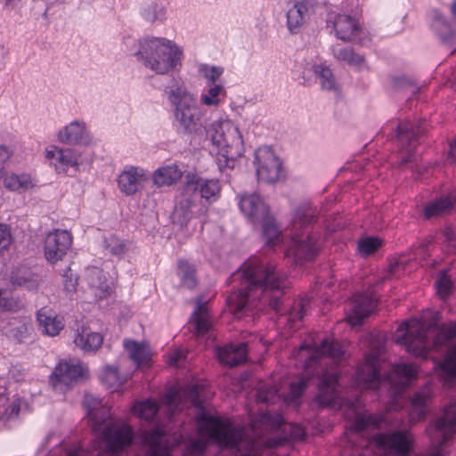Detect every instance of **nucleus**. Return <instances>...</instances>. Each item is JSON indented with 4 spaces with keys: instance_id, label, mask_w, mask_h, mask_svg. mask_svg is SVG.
I'll list each match as a JSON object with an SVG mask.
<instances>
[{
    "instance_id": "63",
    "label": "nucleus",
    "mask_w": 456,
    "mask_h": 456,
    "mask_svg": "<svg viewBox=\"0 0 456 456\" xmlns=\"http://www.w3.org/2000/svg\"><path fill=\"white\" fill-rule=\"evenodd\" d=\"M260 422L262 425H265L266 427L265 428H267L268 427L273 428H278L281 425V420L280 417L272 418L269 414L265 413L261 415Z\"/></svg>"
},
{
    "instance_id": "48",
    "label": "nucleus",
    "mask_w": 456,
    "mask_h": 456,
    "mask_svg": "<svg viewBox=\"0 0 456 456\" xmlns=\"http://www.w3.org/2000/svg\"><path fill=\"white\" fill-rule=\"evenodd\" d=\"M159 407L153 400H144L135 403L133 413L143 421H151L156 416Z\"/></svg>"
},
{
    "instance_id": "33",
    "label": "nucleus",
    "mask_w": 456,
    "mask_h": 456,
    "mask_svg": "<svg viewBox=\"0 0 456 456\" xmlns=\"http://www.w3.org/2000/svg\"><path fill=\"white\" fill-rule=\"evenodd\" d=\"M435 427L442 433L439 446H444L456 433V402L445 408L443 415L436 420Z\"/></svg>"
},
{
    "instance_id": "11",
    "label": "nucleus",
    "mask_w": 456,
    "mask_h": 456,
    "mask_svg": "<svg viewBox=\"0 0 456 456\" xmlns=\"http://www.w3.org/2000/svg\"><path fill=\"white\" fill-rule=\"evenodd\" d=\"M44 156L48 165L58 175H66L69 168L79 171L86 164L83 152L75 148L50 144L45 148Z\"/></svg>"
},
{
    "instance_id": "12",
    "label": "nucleus",
    "mask_w": 456,
    "mask_h": 456,
    "mask_svg": "<svg viewBox=\"0 0 456 456\" xmlns=\"http://www.w3.org/2000/svg\"><path fill=\"white\" fill-rule=\"evenodd\" d=\"M81 288L86 299L97 302L107 299L112 293V282L98 266H88L82 275Z\"/></svg>"
},
{
    "instance_id": "38",
    "label": "nucleus",
    "mask_w": 456,
    "mask_h": 456,
    "mask_svg": "<svg viewBox=\"0 0 456 456\" xmlns=\"http://www.w3.org/2000/svg\"><path fill=\"white\" fill-rule=\"evenodd\" d=\"M183 175V169L177 164L171 163L157 168L152 175V181L159 187L170 186L176 183Z\"/></svg>"
},
{
    "instance_id": "53",
    "label": "nucleus",
    "mask_w": 456,
    "mask_h": 456,
    "mask_svg": "<svg viewBox=\"0 0 456 456\" xmlns=\"http://www.w3.org/2000/svg\"><path fill=\"white\" fill-rule=\"evenodd\" d=\"M440 370L450 378H456V347L450 350L444 361L439 362Z\"/></svg>"
},
{
    "instance_id": "37",
    "label": "nucleus",
    "mask_w": 456,
    "mask_h": 456,
    "mask_svg": "<svg viewBox=\"0 0 456 456\" xmlns=\"http://www.w3.org/2000/svg\"><path fill=\"white\" fill-rule=\"evenodd\" d=\"M246 343H240L236 346L227 345L224 347L216 348V356L221 363L235 366L246 360Z\"/></svg>"
},
{
    "instance_id": "23",
    "label": "nucleus",
    "mask_w": 456,
    "mask_h": 456,
    "mask_svg": "<svg viewBox=\"0 0 456 456\" xmlns=\"http://www.w3.org/2000/svg\"><path fill=\"white\" fill-rule=\"evenodd\" d=\"M184 185L187 192L199 191L200 197L210 203L216 201L220 195L221 186L218 180L203 179L193 173L185 175Z\"/></svg>"
},
{
    "instance_id": "49",
    "label": "nucleus",
    "mask_w": 456,
    "mask_h": 456,
    "mask_svg": "<svg viewBox=\"0 0 456 456\" xmlns=\"http://www.w3.org/2000/svg\"><path fill=\"white\" fill-rule=\"evenodd\" d=\"M177 276L181 280V284L188 289L196 286V274L194 267L187 261L180 259L177 262Z\"/></svg>"
},
{
    "instance_id": "41",
    "label": "nucleus",
    "mask_w": 456,
    "mask_h": 456,
    "mask_svg": "<svg viewBox=\"0 0 456 456\" xmlns=\"http://www.w3.org/2000/svg\"><path fill=\"white\" fill-rule=\"evenodd\" d=\"M191 322L197 335H204L208 331L212 326V319L205 304L200 301L197 302V307L193 312Z\"/></svg>"
},
{
    "instance_id": "45",
    "label": "nucleus",
    "mask_w": 456,
    "mask_h": 456,
    "mask_svg": "<svg viewBox=\"0 0 456 456\" xmlns=\"http://www.w3.org/2000/svg\"><path fill=\"white\" fill-rule=\"evenodd\" d=\"M10 281L14 286H23L32 289L37 287V279L27 267H19L12 272Z\"/></svg>"
},
{
    "instance_id": "7",
    "label": "nucleus",
    "mask_w": 456,
    "mask_h": 456,
    "mask_svg": "<svg viewBox=\"0 0 456 456\" xmlns=\"http://www.w3.org/2000/svg\"><path fill=\"white\" fill-rule=\"evenodd\" d=\"M400 330H403L404 333L396 341L404 345L411 354L427 358L432 347H440L456 337V321L441 325L434 322L428 329L419 322H405Z\"/></svg>"
},
{
    "instance_id": "9",
    "label": "nucleus",
    "mask_w": 456,
    "mask_h": 456,
    "mask_svg": "<svg viewBox=\"0 0 456 456\" xmlns=\"http://www.w3.org/2000/svg\"><path fill=\"white\" fill-rule=\"evenodd\" d=\"M167 100L172 107L175 121L183 133L196 134L202 127L204 112L196 95L183 82L172 85L167 92Z\"/></svg>"
},
{
    "instance_id": "13",
    "label": "nucleus",
    "mask_w": 456,
    "mask_h": 456,
    "mask_svg": "<svg viewBox=\"0 0 456 456\" xmlns=\"http://www.w3.org/2000/svg\"><path fill=\"white\" fill-rule=\"evenodd\" d=\"M87 376L88 370L79 360H63L53 369L50 383L55 390L64 392Z\"/></svg>"
},
{
    "instance_id": "14",
    "label": "nucleus",
    "mask_w": 456,
    "mask_h": 456,
    "mask_svg": "<svg viewBox=\"0 0 456 456\" xmlns=\"http://www.w3.org/2000/svg\"><path fill=\"white\" fill-rule=\"evenodd\" d=\"M55 136L57 142L67 145L91 146L94 143L88 124L79 118L73 119L61 126Z\"/></svg>"
},
{
    "instance_id": "52",
    "label": "nucleus",
    "mask_w": 456,
    "mask_h": 456,
    "mask_svg": "<svg viewBox=\"0 0 456 456\" xmlns=\"http://www.w3.org/2000/svg\"><path fill=\"white\" fill-rule=\"evenodd\" d=\"M197 71L198 74L208 81L209 84H216V82L222 77L224 69L221 66L200 63L197 65Z\"/></svg>"
},
{
    "instance_id": "27",
    "label": "nucleus",
    "mask_w": 456,
    "mask_h": 456,
    "mask_svg": "<svg viewBox=\"0 0 456 456\" xmlns=\"http://www.w3.org/2000/svg\"><path fill=\"white\" fill-rule=\"evenodd\" d=\"M239 205L241 212L253 223L260 222L268 216L267 206L256 194L241 197Z\"/></svg>"
},
{
    "instance_id": "28",
    "label": "nucleus",
    "mask_w": 456,
    "mask_h": 456,
    "mask_svg": "<svg viewBox=\"0 0 456 456\" xmlns=\"http://www.w3.org/2000/svg\"><path fill=\"white\" fill-rule=\"evenodd\" d=\"M2 178L3 186L11 192L24 193L34 190L37 180L28 173H4Z\"/></svg>"
},
{
    "instance_id": "42",
    "label": "nucleus",
    "mask_w": 456,
    "mask_h": 456,
    "mask_svg": "<svg viewBox=\"0 0 456 456\" xmlns=\"http://www.w3.org/2000/svg\"><path fill=\"white\" fill-rule=\"evenodd\" d=\"M454 202V197L451 195H446L440 197L435 201L428 203L424 208L425 218L430 219L432 217L443 216L449 213Z\"/></svg>"
},
{
    "instance_id": "56",
    "label": "nucleus",
    "mask_w": 456,
    "mask_h": 456,
    "mask_svg": "<svg viewBox=\"0 0 456 456\" xmlns=\"http://www.w3.org/2000/svg\"><path fill=\"white\" fill-rule=\"evenodd\" d=\"M19 308L18 301L4 289H0V312H12Z\"/></svg>"
},
{
    "instance_id": "36",
    "label": "nucleus",
    "mask_w": 456,
    "mask_h": 456,
    "mask_svg": "<svg viewBox=\"0 0 456 456\" xmlns=\"http://www.w3.org/2000/svg\"><path fill=\"white\" fill-rule=\"evenodd\" d=\"M227 92L221 84H208L200 91V104L210 109H217L225 101Z\"/></svg>"
},
{
    "instance_id": "30",
    "label": "nucleus",
    "mask_w": 456,
    "mask_h": 456,
    "mask_svg": "<svg viewBox=\"0 0 456 456\" xmlns=\"http://www.w3.org/2000/svg\"><path fill=\"white\" fill-rule=\"evenodd\" d=\"M310 71L318 80L321 90L339 96V82L329 65L324 62L314 63Z\"/></svg>"
},
{
    "instance_id": "26",
    "label": "nucleus",
    "mask_w": 456,
    "mask_h": 456,
    "mask_svg": "<svg viewBox=\"0 0 456 456\" xmlns=\"http://www.w3.org/2000/svg\"><path fill=\"white\" fill-rule=\"evenodd\" d=\"M397 409V405L389 407L383 412L379 413H361L358 414L354 422V429L357 432H362L367 428H389L392 426L393 417H391V409Z\"/></svg>"
},
{
    "instance_id": "3",
    "label": "nucleus",
    "mask_w": 456,
    "mask_h": 456,
    "mask_svg": "<svg viewBox=\"0 0 456 456\" xmlns=\"http://www.w3.org/2000/svg\"><path fill=\"white\" fill-rule=\"evenodd\" d=\"M370 354L365 362L356 370V382L365 389L394 387V394L408 387L416 376L411 364L395 365L393 370L382 377L379 373V362L386 351V340L380 335H370L369 339Z\"/></svg>"
},
{
    "instance_id": "2",
    "label": "nucleus",
    "mask_w": 456,
    "mask_h": 456,
    "mask_svg": "<svg viewBox=\"0 0 456 456\" xmlns=\"http://www.w3.org/2000/svg\"><path fill=\"white\" fill-rule=\"evenodd\" d=\"M240 273L244 280L243 288L227 299L229 309L236 318H240L256 300L268 303L275 312L280 311L285 288V276L282 273L276 272L271 264L256 257L247 260Z\"/></svg>"
},
{
    "instance_id": "55",
    "label": "nucleus",
    "mask_w": 456,
    "mask_h": 456,
    "mask_svg": "<svg viewBox=\"0 0 456 456\" xmlns=\"http://www.w3.org/2000/svg\"><path fill=\"white\" fill-rule=\"evenodd\" d=\"M344 61L357 70H362L366 68L364 57L355 53L353 50L344 49Z\"/></svg>"
},
{
    "instance_id": "59",
    "label": "nucleus",
    "mask_w": 456,
    "mask_h": 456,
    "mask_svg": "<svg viewBox=\"0 0 456 456\" xmlns=\"http://www.w3.org/2000/svg\"><path fill=\"white\" fill-rule=\"evenodd\" d=\"M11 231L7 225L0 224V254L8 250L12 243Z\"/></svg>"
},
{
    "instance_id": "8",
    "label": "nucleus",
    "mask_w": 456,
    "mask_h": 456,
    "mask_svg": "<svg viewBox=\"0 0 456 456\" xmlns=\"http://www.w3.org/2000/svg\"><path fill=\"white\" fill-rule=\"evenodd\" d=\"M315 215L316 209L308 203L298 206L293 213L291 237L285 256L297 265L301 260L314 258L318 252L316 240L309 232Z\"/></svg>"
},
{
    "instance_id": "18",
    "label": "nucleus",
    "mask_w": 456,
    "mask_h": 456,
    "mask_svg": "<svg viewBox=\"0 0 456 456\" xmlns=\"http://www.w3.org/2000/svg\"><path fill=\"white\" fill-rule=\"evenodd\" d=\"M346 41L361 46H369L372 42V34L363 25L361 10L344 14V42Z\"/></svg>"
},
{
    "instance_id": "29",
    "label": "nucleus",
    "mask_w": 456,
    "mask_h": 456,
    "mask_svg": "<svg viewBox=\"0 0 456 456\" xmlns=\"http://www.w3.org/2000/svg\"><path fill=\"white\" fill-rule=\"evenodd\" d=\"M37 321L44 335L55 337L64 328V319L52 309L43 307L37 311Z\"/></svg>"
},
{
    "instance_id": "21",
    "label": "nucleus",
    "mask_w": 456,
    "mask_h": 456,
    "mask_svg": "<svg viewBox=\"0 0 456 456\" xmlns=\"http://www.w3.org/2000/svg\"><path fill=\"white\" fill-rule=\"evenodd\" d=\"M147 181V171L135 166H126L117 178L119 191L127 196L140 191Z\"/></svg>"
},
{
    "instance_id": "40",
    "label": "nucleus",
    "mask_w": 456,
    "mask_h": 456,
    "mask_svg": "<svg viewBox=\"0 0 456 456\" xmlns=\"http://www.w3.org/2000/svg\"><path fill=\"white\" fill-rule=\"evenodd\" d=\"M309 16V6L305 2H297L287 12V26L295 34L305 24Z\"/></svg>"
},
{
    "instance_id": "54",
    "label": "nucleus",
    "mask_w": 456,
    "mask_h": 456,
    "mask_svg": "<svg viewBox=\"0 0 456 456\" xmlns=\"http://www.w3.org/2000/svg\"><path fill=\"white\" fill-rule=\"evenodd\" d=\"M104 247L111 255L115 256H121L126 250V243L114 235H110L105 239Z\"/></svg>"
},
{
    "instance_id": "50",
    "label": "nucleus",
    "mask_w": 456,
    "mask_h": 456,
    "mask_svg": "<svg viewBox=\"0 0 456 456\" xmlns=\"http://www.w3.org/2000/svg\"><path fill=\"white\" fill-rule=\"evenodd\" d=\"M6 388L0 387V410L7 418H12L20 412L21 401L15 397L11 401L5 397Z\"/></svg>"
},
{
    "instance_id": "10",
    "label": "nucleus",
    "mask_w": 456,
    "mask_h": 456,
    "mask_svg": "<svg viewBox=\"0 0 456 456\" xmlns=\"http://www.w3.org/2000/svg\"><path fill=\"white\" fill-rule=\"evenodd\" d=\"M253 165L260 182L275 183L284 175L282 161L270 147L263 146L255 151Z\"/></svg>"
},
{
    "instance_id": "1",
    "label": "nucleus",
    "mask_w": 456,
    "mask_h": 456,
    "mask_svg": "<svg viewBox=\"0 0 456 456\" xmlns=\"http://www.w3.org/2000/svg\"><path fill=\"white\" fill-rule=\"evenodd\" d=\"M197 437L169 445V436L159 427L143 436V445L148 456H176L184 451V456L200 455L208 443L213 441L221 446L237 448L244 452L241 456H265V439L246 437L244 429L235 427L229 419L212 416L200 409L197 416Z\"/></svg>"
},
{
    "instance_id": "43",
    "label": "nucleus",
    "mask_w": 456,
    "mask_h": 456,
    "mask_svg": "<svg viewBox=\"0 0 456 456\" xmlns=\"http://www.w3.org/2000/svg\"><path fill=\"white\" fill-rule=\"evenodd\" d=\"M131 377L129 374L120 375L118 370L111 366H106L101 375V381L111 392L118 391L123 384Z\"/></svg>"
},
{
    "instance_id": "20",
    "label": "nucleus",
    "mask_w": 456,
    "mask_h": 456,
    "mask_svg": "<svg viewBox=\"0 0 456 456\" xmlns=\"http://www.w3.org/2000/svg\"><path fill=\"white\" fill-rule=\"evenodd\" d=\"M351 310L344 322L352 327L361 326L363 320L369 317L377 307V299L373 294L355 293L351 300Z\"/></svg>"
},
{
    "instance_id": "31",
    "label": "nucleus",
    "mask_w": 456,
    "mask_h": 456,
    "mask_svg": "<svg viewBox=\"0 0 456 456\" xmlns=\"http://www.w3.org/2000/svg\"><path fill=\"white\" fill-rule=\"evenodd\" d=\"M431 399L432 391L428 386L423 387L412 395L409 412V419L411 424H415L426 418L428 406Z\"/></svg>"
},
{
    "instance_id": "22",
    "label": "nucleus",
    "mask_w": 456,
    "mask_h": 456,
    "mask_svg": "<svg viewBox=\"0 0 456 456\" xmlns=\"http://www.w3.org/2000/svg\"><path fill=\"white\" fill-rule=\"evenodd\" d=\"M199 395V387L196 385L183 388L173 387L166 395L165 404L172 414L181 411L189 403L200 408Z\"/></svg>"
},
{
    "instance_id": "58",
    "label": "nucleus",
    "mask_w": 456,
    "mask_h": 456,
    "mask_svg": "<svg viewBox=\"0 0 456 456\" xmlns=\"http://www.w3.org/2000/svg\"><path fill=\"white\" fill-rule=\"evenodd\" d=\"M31 330L32 326L30 322H20L18 325L11 330V334L16 340L22 342L29 336Z\"/></svg>"
},
{
    "instance_id": "32",
    "label": "nucleus",
    "mask_w": 456,
    "mask_h": 456,
    "mask_svg": "<svg viewBox=\"0 0 456 456\" xmlns=\"http://www.w3.org/2000/svg\"><path fill=\"white\" fill-rule=\"evenodd\" d=\"M124 347L136 368L147 369L151 366L152 350L147 343L126 339L124 341Z\"/></svg>"
},
{
    "instance_id": "57",
    "label": "nucleus",
    "mask_w": 456,
    "mask_h": 456,
    "mask_svg": "<svg viewBox=\"0 0 456 456\" xmlns=\"http://www.w3.org/2000/svg\"><path fill=\"white\" fill-rule=\"evenodd\" d=\"M436 286L441 297H444L451 293L452 284L445 270L440 272L439 278L436 281Z\"/></svg>"
},
{
    "instance_id": "64",
    "label": "nucleus",
    "mask_w": 456,
    "mask_h": 456,
    "mask_svg": "<svg viewBox=\"0 0 456 456\" xmlns=\"http://www.w3.org/2000/svg\"><path fill=\"white\" fill-rule=\"evenodd\" d=\"M9 375L12 379L19 382L24 379L26 373L23 368L18 365H12L9 370Z\"/></svg>"
},
{
    "instance_id": "44",
    "label": "nucleus",
    "mask_w": 456,
    "mask_h": 456,
    "mask_svg": "<svg viewBox=\"0 0 456 456\" xmlns=\"http://www.w3.org/2000/svg\"><path fill=\"white\" fill-rule=\"evenodd\" d=\"M433 29L437 33L444 43L449 42L452 37V29L449 22L438 10H433L431 12Z\"/></svg>"
},
{
    "instance_id": "24",
    "label": "nucleus",
    "mask_w": 456,
    "mask_h": 456,
    "mask_svg": "<svg viewBox=\"0 0 456 456\" xmlns=\"http://www.w3.org/2000/svg\"><path fill=\"white\" fill-rule=\"evenodd\" d=\"M74 346L85 353L97 351L103 343V337L101 333L94 331L89 326L79 325L72 334Z\"/></svg>"
},
{
    "instance_id": "5",
    "label": "nucleus",
    "mask_w": 456,
    "mask_h": 456,
    "mask_svg": "<svg viewBox=\"0 0 456 456\" xmlns=\"http://www.w3.org/2000/svg\"><path fill=\"white\" fill-rule=\"evenodd\" d=\"M134 55L146 69L166 76L181 69L184 51L174 40L150 36L137 40Z\"/></svg>"
},
{
    "instance_id": "16",
    "label": "nucleus",
    "mask_w": 456,
    "mask_h": 456,
    "mask_svg": "<svg viewBox=\"0 0 456 456\" xmlns=\"http://www.w3.org/2000/svg\"><path fill=\"white\" fill-rule=\"evenodd\" d=\"M294 357L300 362H304L306 368H309L314 361L322 357L328 359L326 363L338 364L341 360L339 349L337 348L333 341L328 339L322 341L319 347L302 345Z\"/></svg>"
},
{
    "instance_id": "39",
    "label": "nucleus",
    "mask_w": 456,
    "mask_h": 456,
    "mask_svg": "<svg viewBox=\"0 0 456 456\" xmlns=\"http://www.w3.org/2000/svg\"><path fill=\"white\" fill-rule=\"evenodd\" d=\"M194 206L192 195L191 192H187L184 188L173 212L172 217L174 223L181 226L186 224L193 216L192 208Z\"/></svg>"
},
{
    "instance_id": "62",
    "label": "nucleus",
    "mask_w": 456,
    "mask_h": 456,
    "mask_svg": "<svg viewBox=\"0 0 456 456\" xmlns=\"http://www.w3.org/2000/svg\"><path fill=\"white\" fill-rule=\"evenodd\" d=\"M13 154L12 149L5 145H0V176L5 172V166Z\"/></svg>"
},
{
    "instance_id": "19",
    "label": "nucleus",
    "mask_w": 456,
    "mask_h": 456,
    "mask_svg": "<svg viewBox=\"0 0 456 456\" xmlns=\"http://www.w3.org/2000/svg\"><path fill=\"white\" fill-rule=\"evenodd\" d=\"M72 245V235L67 230H54L45 239L44 252L46 260L54 264L63 258Z\"/></svg>"
},
{
    "instance_id": "51",
    "label": "nucleus",
    "mask_w": 456,
    "mask_h": 456,
    "mask_svg": "<svg viewBox=\"0 0 456 456\" xmlns=\"http://www.w3.org/2000/svg\"><path fill=\"white\" fill-rule=\"evenodd\" d=\"M325 29L335 38H342L340 36L342 30V18L339 10H330L328 12Z\"/></svg>"
},
{
    "instance_id": "15",
    "label": "nucleus",
    "mask_w": 456,
    "mask_h": 456,
    "mask_svg": "<svg viewBox=\"0 0 456 456\" xmlns=\"http://www.w3.org/2000/svg\"><path fill=\"white\" fill-rule=\"evenodd\" d=\"M377 445L393 456H410L413 449L414 438L408 430L378 434L375 436Z\"/></svg>"
},
{
    "instance_id": "6",
    "label": "nucleus",
    "mask_w": 456,
    "mask_h": 456,
    "mask_svg": "<svg viewBox=\"0 0 456 456\" xmlns=\"http://www.w3.org/2000/svg\"><path fill=\"white\" fill-rule=\"evenodd\" d=\"M206 132L219 168H232L246 151L239 126L228 118H219L208 125Z\"/></svg>"
},
{
    "instance_id": "46",
    "label": "nucleus",
    "mask_w": 456,
    "mask_h": 456,
    "mask_svg": "<svg viewBox=\"0 0 456 456\" xmlns=\"http://www.w3.org/2000/svg\"><path fill=\"white\" fill-rule=\"evenodd\" d=\"M383 243V240L379 237H362L357 242V252L362 257L367 258L378 252L382 248Z\"/></svg>"
},
{
    "instance_id": "17",
    "label": "nucleus",
    "mask_w": 456,
    "mask_h": 456,
    "mask_svg": "<svg viewBox=\"0 0 456 456\" xmlns=\"http://www.w3.org/2000/svg\"><path fill=\"white\" fill-rule=\"evenodd\" d=\"M397 136L403 144H406L409 148L405 156H403L400 162L399 167H406L408 164L415 163L417 161V156L412 151V149L416 146V143L426 132V122H419L418 124L413 123H401L397 126Z\"/></svg>"
},
{
    "instance_id": "35",
    "label": "nucleus",
    "mask_w": 456,
    "mask_h": 456,
    "mask_svg": "<svg viewBox=\"0 0 456 456\" xmlns=\"http://www.w3.org/2000/svg\"><path fill=\"white\" fill-rule=\"evenodd\" d=\"M142 19L151 24H161L167 18V4L164 0H147L141 9Z\"/></svg>"
},
{
    "instance_id": "60",
    "label": "nucleus",
    "mask_w": 456,
    "mask_h": 456,
    "mask_svg": "<svg viewBox=\"0 0 456 456\" xmlns=\"http://www.w3.org/2000/svg\"><path fill=\"white\" fill-rule=\"evenodd\" d=\"M64 289L69 293H73L76 291L77 287L78 285L77 277L72 273L71 270L68 268L64 273Z\"/></svg>"
},
{
    "instance_id": "4",
    "label": "nucleus",
    "mask_w": 456,
    "mask_h": 456,
    "mask_svg": "<svg viewBox=\"0 0 456 456\" xmlns=\"http://www.w3.org/2000/svg\"><path fill=\"white\" fill-rule=\"evenodd\" d=\"M84 407L93 431L104 443L108 452L114 455L129 446L134 438L127 423L110 419V407L93 394H86Z\"/></svg>"
},
{
    "instance_id": "25",
    "label": "nucleus",
    "mask_w": 456,
    "mask_h": 456,
    "mask_svg": "<svg viewBox=\"0 0 456 456\" xmlns=\"http://www.w3.org/2000/svg\"><path fill=\"white\" fill-rule=\"evenodd\" d=\"M308 382V379L300 378L297 382L290 384L289 392L287 395L279 393V390L275 387H260L257 392V399L265 403H275L276 396H282L285 402L293 403L302 395Z\"/></svg>"
},
{
    "instance_id": "61",
    "label": "nucleus",
    "mask_w": 456,
    "mask_h": 456,
    "mask_svg": "<svg viewBox=\"0 0 456 456\" xmlns=\"http://www.w3.org/2000/svg\"><path fill=\"white\" fill-rule=\"evenodd\" d=\"M393 83L395 86L398 88L412 87L411 93L415 94L418 92V88L415 86L414 80L406 76L395 77H393Z\"/></svg>"
},
{
    "instance_id": "47",
    "label": "nucleus",
    "mask_w": 456,
    "mask_h": 456,
    "mask_svg": "<svg viewBox=\"0 0 456 456\" xmlns=\"http://www.w3.org/2000/svg\"><path fill=\"white\" fill-rule=\"evenodd\" d=\"M260 222L263 223L265 245L269 248H273L279 245L281 241V232L273 219L268 216L265 219Z\"/></svg>"
},
{
    "instance_id": "34",
    "label": "nucleus",
    "mask_w": 456,
    "mask_h": 456,
    "mask_svg": "<svg viewBox=\"0 0 456 456\" xmlns=\"http://www.w3.org/2000/svg\"><path fill=\"white\" fill-rule=\"evenodd\" d=\"M338 385V375L337 371L323 373L318 384L320 390L318 400L321 404L330 405L335 402Z\"/></svg>"
}]
</instances>
